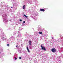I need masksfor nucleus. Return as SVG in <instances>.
<instances>
[{
	"instance_id": "nucleus-1",
	"label": "nucleus",
	"mask_w": 63,
	"mask_h": 63,
	"mask_svg": "<svg viewBox=\"0 0 63 63\" xmlns=\"http://www.w3.org/2000/svg\"><path fill=\"white\" fill-rule=\"evenodd\" d=\"M56 49L55 48L51 49V51L53 52H56Z\"/></svg>"
},
{
	"instance_id": "nucleus-2",
	"label": "nucleus",
	"mask_w": 63,
	"mask_h": 63,
	"mask_svg": "<svg viewBox=\"0 0 63 63\" xmlns=\"http://www.w3.org/2000/svg\"><path fill=\"white\" fill-rule=\"evenodd\" d=\"M41 49L42 50H43H43H46V48L45 47H43V46L42 45L41 46Z\"/></svg>"
},
{
	"instance_id": "nucleus-3",
	"label": "nucleus",
	"mask_w": 63,
	"mask_h": 63,
	"mask_svg": "<svg viewBox=\"0 0 63 63\" xmlns=\"http://www.w3.org/2000/svg\"><path fill=\"white\" fill-rule=\"evenodd\" d=\"M40 10L42 12H44L45 11V10L43 9H40Z\"/></svg>"
},
{
	"instance_id": "nucleus-4",
	"label": "nucleus",
	"mask_w": 63,
	"mask_h": 63,
	"mask_svg": "<svg viewBox=\"0 0 63 63\" xmlns=\"http://www.w3.org/2000/svg\"><path fill=\"white\" fill-rule=\"evenodd\" d=\"M29 45L30 46H31V41L30 40L29 41Z\"/></svg>"
},
{
	"instance_id": "nucleus-5",
	"label": "nucleus",
	"mask_w": 63,
	"mask_h": 63,
	"mask_svg": "<svg viewBox=\"0 0 63 63\" xmlns=\"http://www.w3.org/2000/svg\"><path fill=\"white\" fill-rule=\"evenodd\" d=\"M27 49L28 50V52H30V51H29V49L28 48V47H27Z\"/></svg>"
},
{
	"instance_id": "nucleus-6",
	"label": "nucleus",
	"mask_w": 63,
	"mask_h": 63,
	"mask_svg": "<svg viewBox=\"0 0 63 63\" xmlns=\"http://www.w3.org/2000/svg\"><path fill=\"white\" fill-rule=\"evenodd\" d=\"M25 5H24L23 6V9H25Z\"/></svg>"
},
{
	"instance_id": "nucleus-7",
	"label": "nucleus",
	"mask_w": 63,
	"mask_h": 63,
	"mask_svg": "<svg viewBox=\"0 0 63 63\" xmlns=\"http://www.w3.org/2000/svg\"><path fill=\"white\" fill-rule=\"evenodd\" d=\"M23 16H25V17H26V18H27V17H28V16H26V15H25L24 14V15H23Z\"/></svg>"
},
{
	"instance_id": "nucleus-8",
	"label": "nucleus",
	"mask_w": 63,
	"mask_h": 63,
	"mask_svg": "<svg viewBox=\"0 0 63 63\" xmlns=\"http://www.w3.org/2000/svg\"><path fill=\"white\" fill-rule=\"evenodd\" d=\"M23 16H25V17H26V18H27V17H28V16H26V15H25L24 14V15H23Z\"/></svg>"
},
{
	"instance_id": "nucleus-9",
	"label": "nucleus",
	"mask_w": 63,
	"mask_h": 63,
	"mask_svg": "<svg viewBox=\"0 0 63 63\" xmlns=\"http://www.w3.org/2000/svg\"><path fill=\"white\" fill-rule=\"evenodd\" d=\"M39 34H43V33H42V32H39Z\"/></svg>"
},
{
	"instance_id": "nucleus-10",
	"label": "nucleus",
	"mask_w": 63,
	"mask_h": 63,
	"mask_svg": "<svg viewBox=\"0 0 63 63\" xmlns=\"http://www.w3.org/2000/svg\"><path fill=\"white\" fill-rule=\"evenodd\" d=\"M19 58L20 59H21V57H19Z\"/></svg>"
},
{
	"instance_id": "nucleus-11",
	"label": "nucleus",
	"mask_w": 63,
	"mask_h": 63,
	"mask_svg": "<svg viewBox=\"0 0 63 63\" xmlns=\"http://www.w3.org/2000/svg\"><path fill=\"white\" fill-rule=\"evenodd\" d=\"M9 44H7V46L8 47H9Z\"/></svg>"
},
{
	"instance_id": "nucleus-12",
	"label": "nucleus",
	"mask_w": 63,
	"mask_h": 63,
	"mask_svg": "<svg viewBox=\"0 0 63 63\" xmlns=\"http://www.w3.org/2000/svg\"><path fill=\"white\" fill-rule=\"evenodd\" d=\"M15 59H17V58L15 57Z\"/></svg>"
},
{
	"instance_id": "nucleus-13",
	"label": "nucleus",
	"mask_w": 63,
	"mask_h": 63,
	"mask_svg": "<svg viewBox=\"0 0 63 63\" xmlns=\"http://www.w3.org/2000/svg\"><path fill=\"white\" fill-rule=\"evenodd\" d=\"M20 21H22V20L21 19L20 20Z\"/></svg>"
},
{
	"instance_id": "nucleus-14",
	"label": "nucleus",
	"mask_w": 63,
	"mask_h": 63,
	"mask_svg": "<svg viewBox=\"0 0 63 63\" xmlns=\"http://www.w3.org/2000/svg\"><path fill=\"white\" fill-rule=\"evenodd\" d=\"M23 22V23H25V21H24Z\"/></svg>"
},
{
	"instance_id": "nucleus-15",
	"label": "nucleus",
	"mask_w": 63,
	"mask_h": 63,
	"mask_svg": "<svg viewBox=\"0 0 63 63\" xmlns=\"http://www.w3.org/2000/svg\"><path fill=\"white\" fill-rule=\"evenodd\" d=\"M16 47H18L16 45Z\"/></svg>"
},
{
	"instance_id": "nucleus-16",
	"label": "nucleus",
	"mask_w": 63,
	"mask_h": 63,
	"mask_svg": "<svg viewBox=\"0 0 63 63\" xmlns=\"http://www.w3.org/2000/svg\"><path fill=\"white\" fill-rule=\"evenodd\" d=\"M53 38H52V39H53Z\"/></svg>"
}]
</instances>
